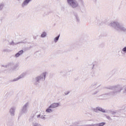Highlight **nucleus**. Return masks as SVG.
Wrapping results in <instances>:
<instances>
[{
	"instance_id": "obj_24",
	"label": "nucleus",
	"mask_w": 126,
	"mask_h": 126,
	"mask_svg": "<svg viewBox=\"0 0 126 126\" xmlns=\"http://www.w3.org/2000/svg\"><path fill=\"white\" fill-rule=\"evenodd\" d=\"M112 110H105V112H103V113H107V114H111L112 113Z\"/></svg>"
},
{
	"instance_id": "obj_33",
	"label": "nucleus",
	"mask_w": 126,
	"mask_h": 126,
	"mask_svg": "<svg viewBox=\"0 0 126 126\" xmlns=\"http://www.w3.org/2000/svg\"><path fill=\"white\" fill-rule=\"evenodd\" d=\"M31 48H32V46H30L29 48H28L27 50H30V49H31Z\"/></svg>"
},
{
	"instance_id": "obj_23",
	"label": "nucleus",
	"mask_w": 126,
	"mask_h": 126,
	"mask_svg": "<svg viewBox=\"0 0 126 126\" xmlns=\"http://www.w3.org/2000/svg\"><path fill=\"white\" fill-rule=\"evenodd\" d=\"M2 52L4 53H8V52H10V50L8 49H4L2 50Z\"/></svg>"
},
{
	"instance_id": "obj_22",
	"label": "nucleus",
	"mask_w": 126,
	"mask_h": 126,
	"mask_svg": "<svg viewBox=\"0 0 126 126\" xmlns=\"http://www.w3.org/2000/svg\"><path fill=\"white\" fill-rule=\"evenodd\" d=\"M78 1L80 2V4L82 5V6H84V1L83 0H78Z\"/></svg>"
},
{
	"instance_id": "obj_1",
	"label": "nucleus",
	"mask_w": 126,
	"mask_h": 126,
	"mask_svg": "<svg viewBox=\"0 0 126 126\" xmlns=\"http://www.w3.org/2000/svg\"><path fill=\"white\" fill-rule=\"evenodd\" d=\"M107 89H110V90H114V91L98 96L99 98H97V100H105L106 99H108L109 96H115L117 95L118 93H121L123 89V88L121 86L117 85L115 86H110L109 87L107 88Z\"/></svg>"
},
{
	"instance_id": "obj_14",
	"label": "nucleus",
	"mask_w": 126,
	"mask_h": 126,
	"mask_svg": "<svg viewBox=\"0 0 126 126\" xmlns=\"http://www.w3.org/2000/svg\"><path fill=\"white\" fill-rule=\"evenodd\" d=\"M23 53H24V51H23V50H21L15 55V58H19L20 56L22 55Z\"/></svg>"
},
{
	"instance_id": "obj_20",
	"label": "nucleus",
	"mask_w": 126,
	"mask_h": 126,
	"mask_svg": "<svg viewBox=\"0 0 126 126\" xmlns=\"http://www.w3.org/2000/svg\"><path fill=\"white\" fill-rule=\"evenodd\" d=\"M60 36H61V35L59 34L58 36H57V37H56L54 38V42H55V43H57V42H58L59 41V39H60Z\"/></svg>"
},
{
	"instance_id": "obj_3",
	"label": "nucleus",
	"mask_w": 126,
	"mask_h": 126,
	"mask_svg": "<svg viewBox=\"0 0 126 126\" xmlns=\"http://www.w3.org/2000/svg\"><path fill=\"white\" fill-rule=\"evenodd\" d=\"M110 27H113L117 31H122L126 33V28L118 22H111L109 25Z\"/></svg>"
},
{
	"instance_id": "obj_36",
	"label": "nucleus",
	"mask_w": 126,
	"mask_h": 126,
	"mask_svg": "<svg viewBox=\"0 0 126 126\" xmlns=\"http://www.w3.org/2000/svg\"><path fill=\"white\" fill-rule=\"evenodd\" d=\"M99 25H102V24H100V23H99Z\"/></svg>"
},
{
	"instance_id": "obj_37",
	"label": "nucleus",
	"mask_w": 126,
	"mask_h": 126,
	"mask_svg": "<svg viewBox=\"0 0 126 126\" xmlns=\"http://www.w3.org/2000/svg\"><path fill=\"white\" fill-rule=\"evenodd\" d=\"M80 42H81V39L80 40Z\"/></svg>"
},
{
	"instance_id": "obj_4",
	"label": "nucleus",
	"mask_w": 126,
	"mask_h": 126,
	"mask_svg": "<svg viewBox=\"0 0 126 126\" xmlns=\"http://www.w3.org/2000/svg\"><path fill=\"white\" fill-rule=\"evenodd\" d=\"M19 65V64L17 63L10 62L5 65H2V66H3V67H5L6 68H9V70H11V71H13V70H15V69L18 67Z\"/></svg>"
},
{
	"instance_id": "obj_26",
	"label": "nucleus",
	"mask_w": 126,
	"mask_h": 126,
	"mask_svg": "<svg viewBox=\"0 0 126 126\" xmlns=\"http://www.w3.org/2000/svg\"><path fill=\"white\" fill-rule=\"evenodd\" d=\"M106 119L108 120L109 121H112V118H111V117L110 116H106Z\"/></svg>"
},
{
	"instance_id": "obj_12",
	"label": "nucleus",
	"mask_w": 126,
	"mask_h": 126,
	"mask_svg": "<svg viewBox=\"0 0 126 126\" xmlns=\"http://www.w3.org/2000/svg\"><path fill=\"white\" fill-rule=\"evenodd\" d=\"M25 43L24 41H20L17 43H14L13 41H12L11 42H9V45L10 46H14V45H18V44H24Z\"/></svg>"
},
{
	"instance_id": "obj_27",
	"label": "nucleus",
	"mask_w": 126,
	"mask_h": 126,
	"mask_svg": "<svg viewBox=\"0 0 126 126\" xmlns=\"http://www.w3.org/2000/svg\"><path fill=\"white\" fill-rule=\"evenodd\" d=\"M117 113V112L116 111H111V113L113 116H115V115H116V114Z\"/></svg>"
},
{
	"instance_id": "obj_32",
	"label": "nucleus",
	"mask_w": 126,
	"mask_h": 126,
	"mask_svg": "<svg viewBox=\"0 0 126 126\" xmlns=\"http://www.w3.org/2000/svg\"><path fill=\"white\" fill-rule=\"evenodd\" d=\"M40 117H41V115L39 114V115L37 116V118L39 119V118H40Z\"/></svg>"
},
{
	"instance_id": "obj_7",
	"label": "nucleus",
	"mask_w": 126,
	"mask_h": 126,
	"mask_svg": "<svg viewBox=\"0 0 126 126\" xmlns=\"http://www.w3.org/2000/svg\"><path fill=\"white\" fill-rule=\"evenodd\" d=\"M26 76V73H23L22 74L19 75L18 77L13 79L12 81H11L12 82H15V81H17L19 80V79H21L22 78H24V77H25Z\"/></svg>"
},
{
	"instance_id": "obj_15",
	"label": "nucleus",
	"mask_w": 126,
	"mask_h": 126,
	"mask_svg": "<svg viewBox=\"0 0 126 126\" xmlns=\"http://www.w3.org/2000/svg\"><path fill=\"white\" fill-rule=\"evenodd\" d=\"M4 6H5V3H4V2H2L0 3V11H1L3 10Z\"/></svg>"
},
{
	"instance_id": "obj_34",
	"label": "nucleus",
	"mask_w": 126,
	"mask_h": 126,
	"mask_svg": "<svg viewBox=\"0 0 126 126\" xmlns=\"http://www.w3.org/2000/svg\"><path fill=\"white\" fill-rule=\"evenodd\" d=\"M17 1H19V2H20V1H22V0H16Z\"/></svg>"
},
{
	"instance_id": "obj_35",
	"label": "nucleus",
	"mask_w": 126,
	"mask_h": 126,
	"mask_svg": "<svg viewBox=\"0 0 126 126\" xmlns=\"http://www.w3.org/2000/svg\"><path fill=\"white\" fill-rule=\"evenodd\" d=\"M68 93H69V92L67 93V94H65V95H67V94H68Z\"/></svg>"
},
{
	"instance_id": "obj_25",
	"label": "nucleus",
	"mask_w": 126,
	"mask_h": 126,
	"mask_svg": "<svg viewBox=\"0 0 126 126\" xmlns=\"http://www.w3.org/2000/svg\"><path fill=\"white\" fill-rule=\"evenodd\" d=\"M99 92V91H96L94 92L93 91H92V95H96L97 94V93H98Z\"/></svg>"
},
{
	"instance_id": "obj_29",
	"label": "nucleus",
	"mask_w": 126,
	"mask_h": 126,
	"mask_svg": "<svg viewBox=\"0 0 126 126\" xmlns=\"http://www.w3.org/2000/svg\"><path fill=\"white\" fill-rule=\"evenodd\" d=\"M123 94H126V86L124 88V91L123 92Z\"/></svg>"
},
{
	"instance_id": "obj_30",
	"label": "nucleus",
	"mask_w": 126,
	"mask_h": 126,
	"mask_svg": "<svg viewBox=\"0 0 126 126\" xmlns=\"http://www.w3.org/2000/svg\"><path fill=\"white\" fill-rule=\"evenodd\" d=\"M40 119H42V120H46V117H44V116H42L40 117Z\"/></svg>"
},
{
	"instance_id": "obj_21",
	"label": "nucleus",
	"mask_w": 126,
	"mask_h": 126,
	"mask_svg": "<svg viewBox=\"0 0 126 126\" xmlns=\"http://www.w3.org/2000/svg\"><path fill=\"white\" fill-rule=\"evenodd\" d=\"M126 54V46L124 47L123 49H122V51L121 52L122 54Z\"/></svg>"
},
{
	"instance_id": "obj_13",
	"label": "nucleus",
	"mask_w": 126,
	"mask_h": 126,
	"mask_svg": "<svg viewBox=\"0 0 126 126\" xmlns=\"http://www.w3.org/2000/svg\"><path fill=\"white\" fill-rule=\"evenodd\" d=\"M60 106V103H53L51 104L49 106L50 108H51L52 109H54L55 108H58Z\"/></svg>"
},
{
	"instance_id": "obj_31",
	"label": "nucleus",
	"mask_w": 126,
	"mask_h": 126,
	"mask_svg": "<svg viewBox=\"0 0 126 126\" xmlns=\"http://www.w3.org/2000/svg\"><path fill=\"white\" fill-rule=\"evenodd\" d=\"M95 66H96V65H95V64L93 63V66L92 67V69H93L94 68V67H95Z\"/></svg>"
},
{
	"instance_id": "obj_9",
	"label": "nucleus",
	"mask_w": 126,
	"mask_h": 126,
	"mask_svg": "<svg viewBox=\"0 0 126 126\" xmlns=\"http://www.w3.org/2000/svg\"><path fill=\"white\" fill-rule=\"evenodd\" d=\"M32 0H24V1L21 4V6L23 8H24V7H26L27 5L30 3V2H32Z\"/></svg>"
},
{
	"instance_id": "obj_17",
	"label": "nucleus",
	"mask_w": 126,
	"mask_h": 126,
	"mask_svg": "<svg viewBox=\"0 0 126 126\" xmlns=\"http://www.w3.org/2000/svg\"><path fill=\"white\" fill-rule=\"evenodd\" d=\"M74 16L75 17V19L77 22H80V19H79V17H78V15H77V13H74Z\"/></svg>"
},
{
	"instance_id": "obj_8",
	"label": "nucleus",
	"mask_w": 126,
	"mask_h": 126,
	"mask_svg": "<svg viewBox=\"0 0 126 126\" xmlns=\"http://www.w3.org/2000/svg\"><path fill=\"white\" fill-rule=\"evenodd\" d=\"M60 73L62 76H63V77H64L65 78H67V77H68V75H69L68 72L65 70L60 71Z\"/></svg>"
},
{
	"instance_id": "obj_11",
	"label": "nucleus",
	"mask_w": 126,
	"mask_h": 126,
	"mask_svg": "<svg viewBox=\"0 0 126 126\" xmlns=\"http://www.w3.org/2000/svg\"><path fill=\"white\" fill-rule=\"evenodd\" d=\"M16 110V107H12L9 110V114L11 117H14L15 115V110Z\"/></svg>"
},
{
	"instance_id": "obj_5",
	"label": "nucleus",
	"mask_w": 126,
	"mask_h": 126,
	"mask_svg": "<svg viewBox=\"0 0 126 126\" xmlns=\"http://www.w3.org/2000/svg\"><path fill=\"white\" fill-rule=\"evenodd\" d=\"M67 3L72 8H76L79 6L76 0H67Z\"/></svg>"
},
{
	"instance_id": "obj_2",
	"label": "nucleus",
	"mask_w": 126,
	"mask_h": 126,
	"mask_svg": "<svg viewBox=\"0 0 126 126\" xmlns=\"http://www.w3.org/2000/svg\"><path fill=\"white\" fill-rule=\"evenodd\" d=\"M46 75H47V72H44L42 73L40 75L37 76L35 78L32 80V83L35 86H40V83L42 81H45L46 79Z\"/></svg>"
},
{
	"instance_id": "obj_18",
	"label": "nucleus",
	"mask_w": 126,
	"mask_h": 126,
	"mask_svg": "<svg viewBox=\"0 0 126 126\" xmlns=\"http://www.w3.org/2000/svg\"><path fill=\"white\" fill-rule=\"evenodd\" d=\"M46 113H53L54 110L52 109V108H50V106L46 110Z\"/></svg>"
},
{
	"instance_id": "obj_19",
	"label": "nucleus",
	"mask_w": 126,
	"mask_h": 126,
	"mask_svg": "<svg viewBox=\"0 0 126 126\" xmlns=\"http://www.w3.org/2000/svg\"><path fill=\"white\" fill-rule=\"evenodd\" d=\"M40 37L41 38H45V37H47V32H43L41 34Z\"/></svg>"
},
{
	"instance_id": "obj_6",
	"label": "nucleus",
	"mask_w": 126,
	"mask_h": 126,
	"mask_svg": "<svg viewBox=\"0 0 126 126\" xmlns=\"http://www.w3.org/2000/svg\"><path fill=\"white\" fill-rule=\"evenodd\" d=\"M29 102L26 103L22 107L21 112L22 114H26L28 112V108H29Z\"/></svg>"
},
{
	"instance_id": "obj_16",
	"label": "nucleus",
	"mask_w": 126,
	"mask_h": 126,
	"mask_svg": "<svg viewBox=\"0 0 126 126\" xmlns=\"http://www.w3.org/2000/svg\"><path fill=\"white\" fill-rule=\"evenodd\" d=\"M98 84V83L94 82L92 84V85L90 86V88H98L99 86H97Z\"/></svg>"
},
{
	"instance_id": "obj_28",
	"label": "nucleus",
	"mask_w": 126,
	"mask_h": 126,
	"mask_svg": "<svg viewBox=\"0 0 126 126\" xmlns=\"http://www.w3.org/2000/svg\"><path fill=\"white\" fill-rule=\"evenodd\" d=\"M123 110H124V111H126V105H124L123 106Z\"/></svg>"
},
{
	"instance_id": "obj_10",
	"label": "nucleus",
	"mask_w": 126,
	"mask_h": 126,
	"mask_svg": "<svg viewBox=\"0 0 126 126\" xmlns=\"http://www.w3.org/2000/svg\"><path fill=\"white\" fill-rule=\"evenodd\" d=\"M92 110L93 111V112H94L95 113H99V111L100 112H102V113H105V109L100 107H97L95 108H93Z\"/></svg>"
}]
</instances>
